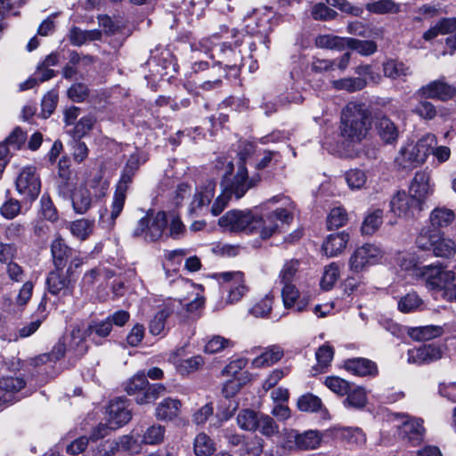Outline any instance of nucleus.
<instances>
[{
    "label": "nucleus",
    "instance_id": "obj_5",
    "mask_svg": "<svg viewBox=\"0 0 456 456\" xmlns=\"http://www.w3.org/2000/svg\"><path fill=\"white\" fill-rule=\"evenodd\" d=\"M167 225V215L164 211L155 213L149 210L140 218L132 232L134 238H141L146 242L159 240Z\"/></svg>",
    "mask_w": 456,
    "mask_h": 456
},
{
    "label": "nucleus",
    "instance_id": "obj_6",
    "mask_svg": "<svg viewBox=\"0 0 456 456\" xmlns=\"http://www.w3.org/2000/svg\"><path fill=\"white\" fill-rule=\"evenodd\" d=\"M388 421L397 429L398 435L403 440L414 446L423 441L425 428L420 419L404 413H392L389 415Z\"/></svg>",
    "mask_w": 456,
    "mask_h": 456
},
{
    "label": "nucleus",
    "instance_id": "obj_46",
    "mask_svg": "<svg viewBox=\"0 0 456 456\" xmlns=\"http://www.w3.org/2000/svg\"><path fill=\"white\" fill-rule=\"evenodd\" d=\"M165 433L166 429L163 426L154 424L145 430L142 442L150 445L160 444L164 441Z\"/></svg>",
    "mask_w": 456,
    "mask_h": 456
},
{
    "label": "nucleus",
    "instance_id": "obj_4",
    "mask_svg": "<svg viewBox=\"0 0 456 456\" xmlns=\"http://www.w3.org/2000/svg\"><path fill=\"white\" fill-rule=\"evenodd\" d=\"M140 164L141 157L138 153H133L130 155L123 168L120 179L116 186L111 204L110 218L112 221H115L118 217L124 208L129 184L133 182V178Z\"/></svg>",
    "mask_w": 456,
    "mask_h": 456
},
{
    "label": "nucleus",
    "instance_id": "obj_51",
    "mask_svg": "<svg viewBox=\"0 0 456 456\" xmlns=\"http://www.w3.org/2000/svg\"><path fill=\"white\" fill-rule=\"evenodd\" d=\"M401 270L405 271L409 275L419 279L421 274L419 272L422 271L425 265H421L410 255H403L398 259Z\"/></svg>",
    "mask_w": 456,
    "mask_h": 456
},
{
    "label": "nucleus",
    "instance_id": "obj_40",
    "mask_svg": "<svg viewBox=\"0 0 456 456\" xmlns=\"http://www.w3.org/2000/svg\"><path fill=\"white\" fill-rule=\"evenodd\" d=\"M174 364L176 371L185 376L198 370L204 364V360L200 355H195L187 359H178Z\"/></svg>",
    "mask_w": 456,
    "mask_h": 456
},
{
    "label": "nucleus",
    "instance_id": "obj_43",
    "mask_svg": "<svg viewBox=\"0 0 456 456\" xmlns=\"http://www.w3.org/2000/svg\"><path fill=\"white\" fill-rule=\"evenodd\" d=\"M435 247L431 249L433 254L438 257H452L456 253L455 242L449 239L444 238V233L440 236V240L436 243Z\"/></svg>",
    "mask_w": 456,
    "mask_h": 456
},
{
    "label": "nucleus",
    "instance_id": "obj_49",
    "mask_svg": "<svg viewBox=\"0 0 456 456\" xmlns=\"http://www.w3.org/2000/svg\"><path fill=\"white\" fill-rule=\"evenodd\" d=\"M21 201L9 197L0 207V215L7 220H12L21 213Z\"/></svg>",
    "mask_w": 456,
    "mask_h": 456
},
{
    "label": "nucleus",
    "instance_id": "obj_38",
    "mask_svg": "<svg viewBox=\"0 0 456 456\" xmlns=\"http://www.w3.org/2000/svg\"><path fill=\"white\" fill-rule=\"evenodd\" d=\"M443 334V328L436 325H428L411 328L409 336L414 340H430L440 337Z\"/></svg>",
    "mask_w": 456,
    "mask_h": 456
},
{
    "label": "nucleus",
    "instance_id": "obj_3",
    "mask_svg": "<svg viewBox=\"0 0 456 456\" xmlns=\"http://www.w3.org/2000/svg\"><path fill=\"white\" fill-rule=\"evenodd\" d=\"M437 139L434 134L428 133L416 142L403 146L395 158V163L403 169L414 168L424 164L436 146Z\"/></svg>",
    "mask_w": 456,
    "mask_h": 456
},
{
    "label": "nucleus",
    "instance_id": "obj_62",
    "mask_svg": "<svg viewBox=\"0 0 456 456\" xmlns=\"http://www.w3.org/2000/svg\"><path fill=\"white\" fill-rule=\"evenodd\" d=\"M324 384L329 389L339 395H346L350 390L349 382L338 377H328L325 379Z\"/></svg>",
    "mask_w": 456,
    "mask_h": 456
},
{
    "label": "nucleus",
    "instance_id": "obj_37",
    "mask_svg": "<svg viewBox=\"0 0 456 456\" xmlns=\"http://www.w3.org/2000/svg\"><path fill=\"white\" fill-rule=\"evenodd\" d=\"M193 451L196 456H210L216 451V444L209 436L199 433L194 438Z\"/></svg>",
    "mask_w": 456,
    "mask_h": 456
},
{
    "label": "nucleus",
    "instance_id": "obj_58",
    "mask_svg": "<svg viewBox=\"0 0 456 456\" xmlns=\"http://www.w3.org/2000/svg\"><path fill=\"white\" fill-rule=\"evenodd\" d=\"M341 436L345 441L352 445H361L366 441L364 433L358 428H343Z\"/></svg>",
    "mask_w": 456,
    "mask_h": 456
},
{
    "label": "nucleus",
    "instance_id": "obj_57",
    "mask_svg": "<svg viewBox=\"0 0 456 456\" xmlns=\"http://www.w3.org/2000/svg\"><path fill=\"white\" fill-rule=\"evenodd\" d=\"M338 277V266L335 263L330 264L324 270L321 280V287L325 290H330L334 286Z\"/></svg>",
    "mask_w": 456,
    "mask_h": 456
},
{
    "label": "nucleus",
    "instance_id": "obj_36",
    "mask_svg": "<svg viewBox=\"0 0 456 456\" xmlns=\"http://www.w3.org/2000/svg\"><path fill=\"white\" fill-rule=\"evenodd\" d=\"M345 181L352 191H360L366 188L368 175L364 170L351 168L345 173Z\"/></svg>",
    "mask_w": 456,
    "mask_h": 456
},
{
    "label": "nucleus",
    "instance_id": "obj_39",
    "mask_svg": "<svg viewBox=\"0 0 456 456\" xmlns=\"http://www.w3.org/2000/svg\"><path fill=\"white\" fill-rule=\"evenodd\" d=\"M332 87L336 90H344L348 93H354L362 90L367 82L363 77H344L331 81Z\"/></svg>",
    "mask_w": 456,
    "mask_h": 456
},
{
    "label": "nucleus",
    "instance_id": "obj_27",
    "mask_svg": "<svg viewBox=\"0 0 456 456\" xmlns=\"http://www.w3.org/2000/svg\"><path fill=\"white\" fill-rule=\"evenodd\" d=\"M284 354L283 349L278 345H272L264 349L251 362L254 368L271 366L279 362Z\"/></svg>",
    "mask_w": 456,
    "mask_h": 456
},
{
    "label": "nucleus",
    "instance_id": "obj_10",
    "mask_svg": "<svg viewBox=\"0 0 456 456\" xmlns=\"http://www.w3.org/2000/svg\"><path fill=\"white\" fill-rule=\"evenodd\" d=\"M420 280L425 281L428 289L444 292L445 289L455 280V273L452 271L445 270L442 265H427L419 272Z\"/></svg>",
    "mask_w": 456,
    "mask_h": 456
},
{
    "label": "nucleus",
    "instance_id": "obj_41",
    "mask_svg": "<svg viewBox=\"0 0 456 456\" xmlns=\"http://www.w3.org/2000/svg\"><path fill=\"white\" fill-rule=\"evenodd\" d=\"M347 37H340L333 35H321L316 37L315 45L319 48L330 50H342L346 45Z\"/></svg>",
    "mask_w": 456,
    "mask_h": 456
},
{
    "label": "nucleus",
    "instance_id": "obj_25",
    "mask_svg": "<svg viewBox=\"0 0 456 456\" xmlns=\"http://www.w3.org/2000/svg\"><path fill=\"white\" fill-rule=\"evenodd\" d=\"M349 234L345 232L330 234L322 244V250L328 256H336L346 247Z\"/></svg>",
    "mask_w": 456,
    "mask_h": 456
},
{
    "label": "nucleus",
    "instance_id": "obj_61",
    "mask_svg": "<svg viewBox=\"0 0 456 456\" xmlns=\"http://www.w3.org/2000/svg\"><path fill=\"white\" fill-rule=\"evenodd\" d=\"M346 221V211L343 208H334L328 216L327 225L329 229L338 228L343 226Z\"/></svg>",
    "mask_w": 456,
    "mask_h": 456
},
{
    "label": "nucleus",
    "instance_id": "obj_13",
    "mask_svg": "<svg viewBox=\"0 0 456 456\" xmlns=\"http://www.w3.org/2000/svg\"><path fill=\"white\" fill-rule=\"evenodd\" d=\"M220 39L217 33L213 34L210 37L204 38L200 45L206 48V51H211V55L214 57L216 54H223L224 57L218 61L219 64H224L226 68H235L238 66V62L241 60L240 53H237L231 45H227L226 43L222 45L214 43L215 40Z\"/></svg>",
    "mask_w": 456,
    "mask_h": 456
},
{
    "label": "nucleus",
    "instance_id": "obj_24",
    "mask_svg": "<svg viewBox=\"0 0 456 456\" xmlns=\"http://www.w3.org/2000/svg\"><path fill=\"white\" fill-rule=\"evenodd\" d=\"M281 297L285 308L296 307L297 312H302L308 305V299L299 298V291L294 284H282Z\"/></svg>",
    "mask_w": 456,
    "mask_h": 456
},
{
    "label": "nucleus",
    "instance_id": "obj_47",
    "mask_svg": "<svg viewBox=\"0 0 456 456\" xmlns=\"http://www.w3.org/2000/svg\"><path fill=\"white\" fill-rule=\"evenodd\" d=\"M346 46L355 50L363 56L371 55L377 51V44L374 41L370 40H359L347 37Z\"/></svg>",
    "mask_w": 456,
    "mask_h": 456
},
{
    "label": "nucleus",
    "instance_id": "obj_35",
    "mask_svg": "<svg viewBox=\"0 0 456 456\" xmlns=\"http://www.w3.org/2000/svg\"><path fill=\"white\" fill-rule=\"evenodd\" d=\"M87 332V330H83L79 327H74L70 332L69 350L73 351L77 356L83 355L87 351V346L86 345Z\"/></svg>",
    "mask_w": 456,
    "mask_h": 456
},
{
    "label": "nucleus",
    "instance_id": "obj_60",
    "mask_svg": "<svg viewBox=\"0 0 456 456\" xmlns=\"http://www.w3.org/2000/svg\"><path fill=\"white\" fill-rule=\"evenodd\" d=\"M299 263L297 260L286 262L280 272V281L281 284H292L296 273L298 270Z\"/></svg>",
    "mask_w": 456,
    "mask_h": 456
},
{
    "label": "nucleus",
    "instance_id": "obj_52",
    "mask_svg": "<svg viewBox=\"0 0 456 456\" xmlns=\"http://www.w3.org/2000/svg\"><path fill=\"white\" fill-rule=\"evenodd\" d=\"M256 430L266 437H272L279 433V426L270 416L260 414Z\"/></svg>",
    "mask_w": 456,
    "mask_h": 456
},
{
    "label": "nucleus",
    "instance_id": "obj_33",
    "mask_svg": "<svg viewBox=\"0 0 456 456\" xmlns=\"http://www.w3.org/2000/svg\"><path fill=\"white\" fill-rule=\"evenodd\" d=\"M365 9L373 14H397L401 12V4L394 0H378L367 3Z\"/></svg>",
    "mask_w": 456,
    "mask_h": 456
},
{
    "label": "nucleus",
    "instance_id": "obj_14",
    "mask_svg": "<svg viewBox=\"0 0 456 456\" xmlns=\"http://www.w3.org/2000/svg\"><path fill=\"white\" fill-rule=\"evenodd\" d=\"M417 94L426 99L447 102L455 96L456 88L452 85L448 84L444 77H440L422 86L417 91Z\"/></svg>",
    "mask_w": 456,
    "mask_h": 456
},
{
    "label": "nucleus",
    "instance_id": "obj_64",
    "mask_svg": "<svg viewBox=\"0 0 456 456\" xmlns=\"http://www.w3.org/2000/svg\"><path fill=\"white\" fill-rule=\"evenodd\" d=\"M66 351L65 341L60 340L53 348L52 352L48 354H42L37 358L36 364L46 363L48 362H55L64 356Z\"/></svg>",
    "mask_w": 456,
    "mask_h": 456
},
{
    "label": "nucleus",
    "instance_id": "obj_9",
    "mask_svg": "<svg viewBox=\"0 0 456 456\" xmlns=\"http://www.w3.org/2000/svg\"><path fill=\"white\" fill-rule=\"evenodd\" d=\"M15 187L24 201H35L41 191V181L36 167L32 166L24 167L16 178Z\"/></svg>",
    "mask_w": 456,
    "mask_h": 456
},
{
    "label": "nucleus",
    "instance_id": "obj_18",
    "mask_svg": "<svg viewBox=\"0 0 456 456\" xmlns=\"http://www.w3.org/2000/svg\"><path fill=\"white\" fill-rule=\"evenodd\" d=\"M216 190V182L207 180L202 185L197 188L188 211L191 215L198 216L205 207H207L214 197Z\"/></svg>",
    "mask_w": 456,
    "mask_h": 456
},
{
    "label": "nucleus",
    "instance_id": "obj_8",
    "mask_svg": "<svg viewBox=\"0 0 456 456\" xmlns=\"http://www.w3.org/2000/svg\"><path fill=\"white\" fill-rule=\"evenodd\" d=\"M384 250L378 245L365 243L354 249L349 258V268L354 273H361L369 266L378 264L384 256Z\"/></svg>",
    "mask_w": 456,
    "mask_h": 456
},
{
    "label": "nucleus",
    "instance_id": "obj_45",
    "mask_svg": "<svg viewBox=\"0 0 456 456\" xmlns=\"http://www.w3.org/2000/svg\"><path fill=\"white\" fill-rule=\"evenodd\" d=\"M93 228L94 221L87 219L76 220L69 225L71 234L81 240H85L89 237L93 232Z\"/></svg>",
    "mask_w": 456,
    "mask_h": 456
},
{
    "label": "nucleus",
    "instance_id": "obj_15",
    "mask_svg": "<svg viewBox=\"0 0 456 456\" xmlns=\"http://www.w3.org/2000/svg\"><path fill=\"white\" fill-rule=\"evenodd\" d=\"M213 277L222 283L229 284L228 301L230 303L240 301L248 291L244 284V274L241 272H224L215 273Z\"/></svg>",
    "mask_w": 456,
    "mask_h": 456
},
{
    "label": "nucleus",
    "instance_id": "obj_16",
    "mask_svg": "<svg viewBox=\"0 0 456 456\" xmlns=\"http://www.w3.org/2000/svg\"><path fill=\"white\" fill-rule=\"evenodd\" d=\"M407 362L417 365L429 364L440 360L444 355L442 346L436 344H426L409 349Z\"/></svg>",
    "mask_w": 456,
    "mask_h": 456
},
{
    "label": "nucleus",
    "instance_id": "obj_30",
    "mask_svg": "<svg viewBox=\"0 0 456 456\" xmlns=\"http://www.w3.org/2000/svg\"><path fill=\"white\" fill-rule=\"evenodd\" d=\"M69 200H71L73 209L77 214L86 213L92 204L91 193L88 189L82 184L75 187Z\"/></svg>",
    "mask_w": 456,
    "mask_h": 456
},
{
    "label": "nucleus",
    "instance_id": "obj_48",
    "mask_svg": "<svg viewBox=\"0 0 456 456\" xmlns=\"http://www.w3.org/2000/svg\"><path fill=\"white\" fill-rule=\"evenodd\" d=\"M297 408L301 411H307V412H315L322 409V400L310 393L305 394L301 395L297 399Z\"/></svg>",
    "mask_w": 456,
    "mask_h": 456
},
{
    "label": "nucleus",
    "instance_id": "obj_19",
    "mask_svg": "<svg viewBox=\"0 0 456 456\" xmlns=\"http://www.w3.org/2000/svg\"><path fill=\"white\" fill-rule=\"evenodd\" d=\"M48 291L53 295L71 294L73 291V283L70 276L62 272V269H57L49 273L46 279Z\"/></svg>",
    "mask_w": 456,
    "mask_h": 456
},
{
    "label": "nucleus",
    "instance_id": "obj_22",
    "mask_svg": "<svg viewBox=\"0 0 456 456\" xmlns=\"http://www.w3.org/2000/svg\"><path fill=\"white\" fill-rule=\"evenodd\" d=\"M25 385V380L20 377H4L0 379V404L12 403L15 399V395Z\"/></svg>",
    "mask_w": 456,
    "mask_h": 456
},
{
    "label": "nucleus",
    "instance_id": "obj_21",
    "mask_svg": "<svg viewBox=\"0 0 456 456\" xmlns=\"http://www.w3.org/2000/svg\"><path fill=\"white\" fill-rule=\"evenodd\" d=\"M344 367L347 371L360 377H375L379 373L377 364L367 358L348 359Z\"/></svg>",
    "mask_w": 456,
    "mask_h": 456
},
{
    "label": "nucleus",
    "instance_id": "obj_11",
    "mask_svg": "<svg viewBox=\"0 0 456 456\" xmlns=\"http://www.w3.org/2000/svg\"><path fill=\"white\" fill-rule=\"evenodd\" d=\"M322 436L316 430H307L299 433L295 429H289L284 434V444L289 449L300 451L314 450L319 447Z\"/></svg>",
    "mask_w": 456,
    "mask_h": 456
},
{
    "label": "nucleus",
    "instance_id": "obj_50",
    "mask_svg": "<svg viewBox=\"0 0 456 456\" xmlns=\"http://www.w3.org/2000/svg\"><path fill=\"white\" fill-rule=\"evenodd\" d=\"M422 305L421 298L415 292H411L403 296L398 301V309L402 313H410L417 311Z\"/></svg>",
    "mask_w": 456,
    "mask_h": 456
},
{
    "label": "nucleus",
    "instance_id": "obj_2",
    "mask_svg": "<svg viewBox=\"0 0 456 456\" xmlns=\"http://www.w3.org/2000/svg\"><path fill=\"white\" fill-rule=\"evenodd\" d=\"M371 128L370 110L362 103L349 102L341 110L339 135L352 143L364 140Z\"/></svg>",
    "mask_w": 456,
    "mask_h": 456
},
{
    "label": "nucleus",
    "instance_id": "obj_42",
    "mask_svg": "<svg viewBox=\"0 0 456 456\" xmlns=\"http://www.w3.org/2000/svg\"><path fill=\"white\" fill-rule=\"evenodd\" d=\"M260 414L256 411L245 409L239 412L237 416V423L239 427L247 431H256L257 428V421Z\"/></svg>",
    "mask_w": 456,
    "mask_h": 456
},
{
    "label": "nucleus",
    "instance_id": "obj_59",
    "mask_svg": "<svg viewBox=\"0 0 456 456\" xmlns=\"http://www.w3.org/2000/svg\"><path fill=\"white\" fill-rule=\"evenodd\" d=\"M95 122L96 118L92 114L82 117L74 126V136L81 138L86 135L90 130H92Z\"/></svg>",
    "mask_w": 456,
    "mask_h": 456
},
{
    "label": "nucleus",
    "instance_id": "obj_56",
    "mask_svg": "<svg viewBox=\"0 0 456 456\" xmlns=\"http://www.w3.org/2000/svg\"><path fill=\"white\" fill-rule=\"evenodd\" d=\"M412 111L425 120H432L437 114L436 106L426 98L419 101Z\"/></svg>",
    "mask_w": 456,
    "mask_h": 456
},
{
    "label": "nucleus",
    "instance_id": "obj_32",
    "mask_svg": "<svg viewBox=\"0 0 456 456\" xmlns=\"http://www.w3.org/2000/svg\"><path fill=\"white\" fill-rule=\"evenodd\" d=\"M455 219L454 212L444 207H437L432 210L429 216L430 226L440 230L449 226Z\"/></svg>",
    "mask_w": 456,
    "mask_h": 456
},
{
    "label": "nucleus",
    "instance_id": "obj_44",
    "mask_svg": "<svg viewBox=\"0 0 456 456\" xmlns=\"http://www.w3.org/2000/svg\"><path fill=\"white\" fill-rule=\"evenodd\" d=\"M170 314L171 310L167 305L157 312L153 318L150 321V333L154 336L162 334L165 330L166 321Z\"/></svg>",
    "mask_w": 456,
    "mask_h": 456
},
{
    "label": "nucleus",
    "instance_id": "obj_54",
    "mask_svg": "<svg viewBox=\"0 0 456 456\" xmlns=\"http://www.w3.org/2000/svg\"><path fill=\"white\" fill-rule=\"evenodd\" d=\"M347 397L345 400V405L346 407H353L355 409H361L365 406L367 403L366 393L363 388L357 387L353 391L346 394Z\"/></svg>",
    "mask_w": 456,
    "mask_h": 456
},
{
    "label": "nucleus",
    "instance_id": "obj_53",
    "mask_svg": "<svg viewBox=\"0 0 456 456\" xmlns=\"http://www.w3.org/2000/svg\"><path fill=\"white\" fill-rule=\"evenodd\" d=\"M149 385L146 375L142 372L135 374L132 377L126 385V391L129 395H136L141 391L144 390Z\"/></svg>",
    "mask_w": 456,
    "mask_h": 456
},
{
    "label": "nucleus",
    "instance_id": "obj_55",
    "mask_svg": "<svg viewBox=\"0 0 456 456\" xmlns=\"http://www.w3.org/2000/svg\"><path fill=\"white\" fill-rule=\"evenodd\" d=\"M273 297L266 295L249 309V313L256 318H265L271 313Z\"/></svg>",
    "mask_w": 456,
    "mask_h": 456
},
{
    "label": "nucleus",
    "instance_id": "obj_31",
    "mask_svg": "<svg viewBox=\"0 0 456 456\" xmlns=\"http://www.w3.org/2000/svg\"><path fill=\"white\" fill-rule=\"evenodd\" d=\"M442 234L440 230L432 226L423 227L416 239L417 247L422 250L431 251Z\"/></svg>",
    "mask_w": 456,
    "mask_h": 456
},
{
    "label": "nucleus",
    "instance_id": "obj_29",
    "mask_svg": "<svg viewBox=\"0 0 456 456\" xmlns=\"http://www.w3.org/2000/svg\"><path fill=\"white\" fill-rule=\"evenodd\" d=\"M376 128L381 140L386 143H393L399 137V130L395 124L386 116L377 118Z\"/></svg>",
    "mask_w": 456,
    "mask_h": 456
},
{
    "label": "nucleus",
    "instance_id": "obj_23",
    "mask_svg": "<svg viewBox=\"0 0 456 456\" xmlns=\"http://www.w3.org/2000/svg\"><path fill=\"white\" fill-rule=\"evenodd\" d=\"M182 403L178 399L167 397L158 403L155 409V417L161 421H173L181 412Z\"/></svg>",
    "mask_w": 456,
    "mask_h": 456
},
{
    "label": "nucleus",
    "instance_id": "obj_12",
    "mask_svg": "<svg viewBox=\"0 0 456 456\" xmlns=\"http://www.w3.org/2000/svg\"><path fill=\"white\" fill-rule=\"evenodd\" d=\"M423 205L419 200L410 193L398 191L390 201V209L399 217L411 218L422 211Z\"/></svg>",
    "mask_w": 456,
    "mask_h": 456
},
{
    "label": "nucleus",
    "instance_id": "obj_17",
    "mask_svg": "<svg viewBox=\"0 0 456 456\" xmlns=\"http://www.w3.org/2000/svg\"><path fill=\"white\" fill-rule=\"evenodd\" d=\"M131 411L127 409L126 399L118 397L113 400L108 408V421L112 429H117L131 419Z\"/></svg>",
    "mask_w": 456,
    "mask_h": 456
},
{
    "label": "nucleus",
    "instance_id": "obj_34",
    "mask_svg": "<svg viewBox=\"0 0 456 456\" xmlns=\"http://www.w3.org/2000/svg\"><path fill=\"white\" fill-rule=\"evenodd\" d=\"M383 223V210L376 208L370 210L366 215L361 227L363 235L374 234Z\"/></svg>",
    "mask_w": 456,
    "mask_h": 456
},
{
    "label": "nucleus",
    "instance_id": "obj_1",
    "mask_svg": "<svg viewBox=\"0 0 456 456\" xmlns=\"http://www.w3.org/2000/svg\"><path fill=\"white\" fill-rule=\"evenodd\" d=\"M293 208V204L289 203L286 208L275 209L265 220L254 216L250 211L233 209L220 217L218 224L231 232L253 233L259 230L261 238L268 239L277 231L279 227L277 221L281 224H289L292 221Z\"/></svg>",
    "mask_w": 456,
    "mask_h": 456
},
{
    "label": "nucleus",
    "instance_id": "obj_63",
    "mask_svg": "<svg viewBox=\"0 0 456 456\" xmlns=\"http://www.w3.org/2000/svg\"><path fill=\"white\" fill-rule=\"evenodd\" d=\"M232 343L222 336H213L205 345V352L208 354H216L226 347L232 346Z\"/></svg>",
    "mask_w": 456,
    "mask_h": 456
},
{
    "label": "nucleus",
    "instance_id": "obj_28",
    "mask_svg": "<svg viewBox=\"0 0 456 456\" xmlns=\"http://www.w3.org/2000/svg\"><path fill=\"white\" fill-rule=\"evenodd\" d=\"M51 253L55 267L57 269H62L67 259L72 255V248H69L58 234L51 243Z\"/></svg>",
    "mask_w": 456,
    "mask_h": 456
},
{
    "label": "nucleus",
    "instance_id": "obj_26",
    "mask_svg": "<svg viewBox=\"0 0 456 456\" xmlns=\"http://www.w3.org/2000/svg\"><path fill=\"white\" fill-rule=\"evenodd\" d=\"M383 73L392 80L405 81L407 77L412 74V70L404 62L390 59L383 63Z\"/></svg>",
    "mask_w": 456,
    "mask_h": 456
},
{
    "label": "nucleus",
    "instance_id": "obj_20",
    "mask_svg": "<svg viewBox=\"0 0 456 456\" xmlns=\"http://www.w3.org/2000/svg\"><path fill=\"white\" fill-rule=\"evenodd\" d=\"M430 180V173L427 170H422L415 174L411 183L410 194L419 200L423 204L426 199L433 192V185Z\"/></svg>",
    "mask_w": 456,
    "mask_h": 456
},
{
    "label": "nucleus",
    "instance_id": "obj_7",
    "mask_svg": "<svg viewBox=\"0 0 456 456\" xmlns=\"http://www.w3.org/2000/svg\"><path fill=\"white\" fill-rule=\"evenodd\" d=\"M260 180L261 177L258 174H254L249 176L246 166L240 164L232 179H224L222 188L231 197L234 196L235 199L239 200L241 199L249 189L256 187Z\"/></svg>",
    "mask_w": 456,
    "mask_h": 456
}]
</instances>
